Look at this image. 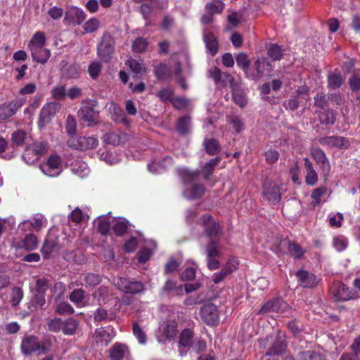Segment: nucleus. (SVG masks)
<instances>
[{
  "instance_id": "obj_1",
  "label": "nucleus",
  "mask_w": 360,
  "mask_h": 360,
  "mask_svg": "<svg viewBox=\"0 0 360 360\" xmlns=\"http://www.w3.org/2000/svg\"><path fill=\"white\" fill-rule=\"evenodd\" d=\"M82 103V106L77 112L79 120L86 122L89 127L97 125L99 111L96 108L98 105V101L95 99H86Z\"/></svg>"
},
{
  "instance_id": "obj_2",
  "label": "nucleus",
  "mask_w": 360,
  "mask_h": 360,
  "mask_svg": "<svg viewBox=\"0 0 360 360\" xmlns=\"http://www.w3.org/2000/svg\"><path fill=\"white\" fill-rule=\"evenodd\" d=\"M115 41L108 32H105L97 45V54L104 62H108L112 58L115 51Z\"/></svg>"
},
{
  "instance_id": "obj_3",
  "label": "nucleus",
  "mask_w": 360,
  "mask_h": 360,
  "mask_svg": "<svg viewBox=\"0 0 360 360\" xmlns=\"http://www.w3.org/2000/svg\"><path fill=\"white\" fill-rule=\"evenodd\" d=\"M200 220L204 227L206 236L210 238L209 242L214 240L217 245H219L217 238L222 234L219 224L214 221L212 217L209 214L202 215Z\"/></svg>"
},
{
  "instance_id": "obj_4",
  "label": "nucleus",
  "mask_w": 360,
  "mask_h": 360,
  "mask_svg": "<svg viewBox=\"0 0 360 360\" xmlns=\"http://www.w3.org/2000/svg\"><path fill=\"white\" fill-rule=\"evenodd\" d=\"M47 149L46 143L35 142L26 148L22 154V158L28 165L34 164L47 152Z\"/></svg>"
},
{
  "instance_id": "obj_5",
  "label": "nucleus",
  "mask_w": 360,
  "mask_h": 360,
  "mask_svg": "<svg viewBox=\"0 0 360 360\" xmlns=\"http://www.w3.org/2000/svg\"><path fill=\"white\" fill-rule=\"evenodd\" d=\"M205 254L207 268L211 271L218 269L220 266L219 258L221 255L219 245H217L214 240L208 242L205 246Z\"/></svg>"
},
{
  "instance_id": "obj_6",
  "label": "nucleus",
  "mask_w": 360,
  "mask_h": 360,
  "mask_svg": "<svg viewBox=\"0 0 360 360\" xmlns=\"http://www.w3.org/2000/svg\"><path fill=\"white\" fill-rule=\"evenodd\" d=\"M208 72L209 76L214 81L215 84L220 85L222 88L229 86L231 89L233 85L238 83L231 74L222 72L217 67L212 68Z\"/></svg>"
},
{
  "instance_id": "obj_7",
  "label": "nucleus",
  "mask_w": 360,
  "mask_h": 360,
  "mask_svg": "<svg viewBox=\"0 0 360 360\" xmlns=\"http://www.w3.org/2000/svg\"><path fill=\"white\" fill-rule=\"evenodd\" d=\"M41 172L51 177L58 176L62 172L60 158L57 155H51L46 164L40 165Z\"/></svg>"
},
{
  "instance_id": "obj_8",
  "label": "nucleus",
  "mask_w": 360,
  "mask_h": 360,
  "mask_svg": "<svg viewBox=\"0 0 360 360\" xmlns=\"http://www.w3.org/2000/svg\"><path fill=\"white\" fill-rule=\"evenodd\" d=\"M117 285L120 290L127 294H137L145 290V286L142 282L127 278H120Z\"/></svg>"
},
{
  "instance_id": "obj_9",
  "label": "nucleus",
  "mask_w": 360,
  "mask_h": 360,
  "mask_svg": "<svg viewBox=\"0 0 360 360\" xmlns=\"http://www.w3.org/2000/svg\"><path fill=\"white\" fill-rule=\"evenodd\" d=\"M60 108V103L57 102H50L44 105L39 115V126L43 127L49 123L52 117L59 112Z\"/></svg>"
},
{
  "instance_id": "obj_10",
  "label": "nucleus",
  "mask_w": 360,
  "mask_h": 360,
  "mask_svg": "<svg viewBox=\"0 0 360 360\" xmlns=\"http://www.w3.org/2000/svg\"><path fill=\"white\" fill-rule=\"evenodd\" d=\"M21 350L26 355L36 352H39V354H44L46 352L45 347L39 344L38 339L34 335L27 336L22 340Z\"/></svg>"
},
{
  "instance_id": "obj_11",
  "label": "nucleus",
  "mask_w": 360,
  "mask_h": 360,
  "mask_svg": "<svg viewBox=\"0 0 360 360\" xmlns=\"http://www.w3.org/2000/svg\"><path fill=\"white\" fill-rule=\"evenodd\" d=\"M289 307V305L281 298L276 297L266 302L259 309V314L269 312L283 313Z\"/></svg>"
},
{
  "instance_id": "obj_12",
  "label": "nucleus",
  "mask_w": 360,
  "mask_h": 360,
  "mask_svg": "<svg viewBox=\"0 0 360 360\" xmlns=\"http://www.w3.org/2000/svg\"><path fill=\"white\" fill-rule=\"evenodd\" d=\"M271 346L266 355H279L283 353L286 349L285 337L278 330L273 335L271 340Z\"/></svg>"
},
{
  "instance_id": "obj_13",
  "label": "nucleus",
  "mask_w": 360,
  "mask_h": 360,
  "mask_svg": "<svg viewBox=\"0 0 360 360\" xmlns=\"http://www.w3.org/2000/svg\"><path fill=\"white\" fill-rule=\"evenodd\" d=\"M200 316L202 321L207 325L214 326L219 321L217 307L212 303L204 304L200 309Z\"/></svg>"
},
{
  "instance_id": "obj_14",
  "label": "nucleus",
  "mask_w": 360,
  "mask_h": 360,
  "mask_svg": "<svg viewBox=\"0 0 360 360\" xmlns=\"http://www.w3.org/2000/svg\"><path fill=\"white\" fill-rule=\"evenodd\" d=\"M295 276L300 285L306 288H315L320 281L315 274L303 269L298 270Z\"/></svg>"
},
{
  "instance_id": "obj_15",
  "label": "nucleus",
  "mask_w": 360,
  "mask_h": 360,
  "mask_svg": "<svg viewBox=\"0 0 360 360\" xmlns=\"http://www.w3.org/2000/svg\"><path fill=\"white\" fill-rule=\"evenodd\" d=\"M24 105L22 99H16L0 105V120H6L13 115Z\"/></svg>"
},
{
  "instance_id": "obj_16",
  "label": "nucleus",
  "mask_w": 360,
  "mask_h": 360,
  "mask_svg": "<svg viewBox=\"0 0 360 360\" xmlns=\"http://www.w3.org/2000/svg\"><path fill=\"white\" fill-rule=\"evenodd\" d=\"M319 141L323 146L339 149H347L351 146V141L348 139L338 136L323 137Z\"/></svg>"
},
{
  "instance_id": "obj_17",
  "label": "nucleus",
  "mask_w": 360,
  "mask_h": 360,
  "mask_svg": "<svg viewBox=\"0 0 360 360\" xmlns=\"http://www.w3.org/2000/svg\"><path fill=\"white\" fill-rule=\"evenodd\" d=\"M60 249L58 238L52 235H49L44 240L41 248V252L44 259L50 258L51 254Z\"/></svg>"
},
{
  "instance_id": "obj_18",
  "label": "nucleus",
  "mask_w": 360,
  "mask_h": 360,
  "mask_svg": "<svg viewBox=\"0 0 360 360\" xmlns=\"http://www.w3.org/2000/svg\"><path fill=\"white\" fill-rule=\"evenodd\" d=\"M110 360H123L129 356L130 352L128 347L122 343H115L109 350Z\"/></svg>"
},
{
  "instance_id": "obj_19",
  "label": "nucleus",
  "mask_w": 360,
  "mask_h": 360,
  "mask_svg": "<svg viewBox=\"0 0 360 360\" xmlns=\"http://www.w3.org/2000/svg\"><path fill=\"white\" fill-rule=\"evenodd\" d=\"M311 153L322 172L328 174L330 170V165L324 151L319 148H315L311 150Z\"/></svg>"
},
{
  "instance_id": "obj_20",
  "label": "nucleus",
  "mask_w": 360,
  "mask_h": 360,
  "mask_svg": "<svg viewBox=\"0 0 360 360\" xmlns=\"http://www.w3.org/2000/svg\"><path fill=\"white\" fill-rule=\"evenodd\" d=\"M237 268V264L233 259H229L222 267L221 271L212 276V281L215 284L221 282Z\"/></svg>"
},
{
  "instance_id": "obj_21",
  "label": "nucleus",
  "mask_w": 360,
  "mask_h": 360,
  "mask_svg": "<svg viewBox=\"0 0 360 360\" xmlns=\"http://www.w3.org/2000/svg\"><path fill=\"white\" fill-rule=\"evenodd\" d=\"M162 293L169 296H181L184 294V285H177L173 280H167L162 288Z\"/></svg>"
},
{
  "instance_id": "obj_22",
  "label": "nucleus",
  "mask_w": 360,
  "mask_h": 360,
  "mask_svg": "<svg viewBox=\"0 0 360 360\" xmlns=\"http://www.w3.org/2000/svg\"><path fill=\"white\" fill-rule=\"evenodd\" d=\"M86 19L85 13L77 8H72L65 12L64 20L75 25L82 24Z\"/></svg>"
},
{
  "instance_id": "obj_23",
  "label": "nucleus",
  "mask_w": 360,
  "mask_h": 360,
  "mask_svg": "<svg viewBox=\"0 0 360 360\" xmlns=\"http://www.w3.org/2000/svg\"><path fill=\"white\" fill-rule=\"evenodd\" d=\"M338 300L348 301L355 298V292L344 283H339L334 292Z\"/></svg>"
},
{
  "instance_id": "obj_24",
  "label": "nucleus",
  "mask_w": 360,
  "mask_h": 360,
  "mask_svg": "<svg viewBox=\"0 0 360 360\" xmlns=\"http://www.w3.org/2000/svg\"><path fill=\"white\" fill-rule=\"evenodd\" d=\"M193 338V332L190 329H184L179 336V352L181 355L186 352L185 349H188L192 345Z\"/></svg>"
},
{
  "instance_id": "obj_25",
  "label": "nucleus",
  "mask_w": 360,
  "mask_h": 360,
  "mask_svg": "<svg viewBox=\"0 0 360 360\" xmlns=\"http://www.w3.org/2000/svg\"><path fill=\"white\" fill-rule=\"evenodd\" d=\"M231 89L234 103L241 108L246 105L247 98L240 83L238 82Z\"/></svg>"
},
{
  "instance_id": "obj_26",
  "label": "nucleus",
  "mask_w": 360,
  "mask_h": 360,
  "mask_svg": "<svg viewBox=\"0 0 360 360\" xmlns=\"http://www.w3.org/2000/svg\"><path fill=\"white\" fill-rule=\"evenodd\" d=\"M304 161L306 169V183L307 185L314 186L318 181V174L314 169L312 162L309 160V158H305Z\"/></svg>"
},
{
  "instance_id": "obj_27",
  "label": "nucleus",
  "mask_w": 360,
  "mask_h": 360,
  "mask_svg": "<svg viewBox=\"0 0 360 360\" xmlns=\"http://www.w3.org/2000/svg\"><path fill=\"white\" fill-rule=\"evenodd\" d=\"M111 330L105 328H97L95 331L94 338L97 344L101 343L103 346H107L112 339L110 333Z\"/></svg>"
},
{
  "instance_id": "obj_28",
  "label": "nucleus",
  "mask_w": 360,
  "mask_h": 360,
  "mask_svg": "<svg viewBox=\"0 0 360 360\" xmlns=\"http://www.w3.org/2000/svg\"><path fill=\"white\" fill-rule=\"evenodd\" d=\"M176 130L181 135H186L191 131V119L190 116L180 117L176 124Z\"/></svg>"
},
{
  "instance_id": "obj_29",
  "label": "nucleus",
  "mask_w": 360,
  "mask_h": 360,
  "mask_svg": "<svg viewBox=\"0 0 360 360\" xmlns=\"http://www.w3.org/2000/svg\"><path fill=\"white\" fill-rule=\"evenodd\" d=\"M203 147L210 155H215L221 152V147L219 142L213 138H206L203 141Z\"/></svg>"
},
{
  "instance_id": "obj_30",
  "label": "nucleus",
  "mask_w": 360,
  "mask_h": 360,
  "mask_svg": "<svg viewBox=\"0 0 360 360\" xmlns=\"http://www.w3.org/2000/svg\"><path fill=\"white\" fill-rule=\"evenodd\" d=\"M30 51L33 60L41 64L46 63L51 56L50 51L44 47L32 49Z\"/></svg>"
},
{
  "instance_id": "obj_31",
  "label": "nucleus",
  "mask_w": 360,
  "mask_h": 360,
  "mask_svg": "<svg viewBox=\"0 0 360 360\" xmlns=\"http://www.w3.org/2000/svg\"><path fill=\"white\" fill-rule=\"evenodd\" d=\"M281 245L287 247L288 252L293 257L300 259L303 257L304 251L297 243L290 242L285 239L281 242Z\"/></svg>"
},
{
  "instance_id": "obj_32",
  "label": "nucleus",
  "mask_w": 360,
  "mask_h": 360,
  "mask_svg": "<svg viewBox=\"0 0 360 360\" xmlns=\"http://www.w3.org/2000/svg\"><path fill=\"white\" fill-rule=\"evenodd\" d=\"M112 294L108 287L105 285L100 286L92 293V297L98 302L105 304L112 297Z\"/></svg>"
},
{
  "instance_id": "obj_33",
  "label": "nucleus",
  "mask_w": 360,
  "mask_h": 360,
  "mask_svg": "<svg viewBox=\"0 0 360 360\" xmlns=\"http://www.w3.org/2000/svg\"><path fill=\"white\" fill-rule=\"evenodd\" d=\"M263 194L264 198L273 204L278 203L281 200L280 189L276 186L265 188Z\"/></svg>"
},
{
  "instance_id": "obj_34",
  "label": "nucleus",
  "mask_w": 360,
  "mask_h": 360,
  "mask_svg": "<svg viewBox=\"0 0 360 360\" xmlns=\"http://www.w3.org/2000/svg\"><path fill=\"white\" fill-rule=\"evenodd\" d=\"M204 41L209 53L212 56L216 55L219 49V44L215 36L212 32L204 34Z\"/></svg>"
},
{
  "instance_id": "obj_35",
  "label": "nucleus",
  "mask_w": 360,
  "mask_h": 360,
  "mask_svg": "<svg viewBox=\"0 0 360 360\" xmlns=\"http://www.w3.org/2000/svg\"><path fill=\"white\" fill-rule=\"evenodd\" d=\"M270 63L265 58H259L255 63V68L257 73L250 76L253 80H257L262 77L264 72L269 68Z\"/></svg>"
},
{
  "instance_id": "obj_36",
  "label": "nucleus",
  "mask_w": 360,
  "mask_h": 360,
  "mask_svg": "<svg viewBox=\"0 0 360 360\" xmlns=\"http://www.w3.org/2000/svg\"><path fill=\"white\" fill-rule=\"evenodd\" d=\"M126 65L129 67L131 72L136 77H141L146 72V68L143 62H139L135 59L129 58L127 60Z\"/></svg>"
},
{
  "instance_id": "obj_37",
  "label": "nucleus",
  "mask_w": 360,
  "mask_h": 360,
  "mask_svg": "<svg viewBox=\"0 0 360 360\" xmlns=\"http://www.w3.org/2000/svg\"><path fill=\"white\" fill-rule=\"evenodd\" d=\"M115 223L112 226V231L117 236L124 235L129 226V221L124 218H118L114 220Z\"/></svg>"
},
{
  "instance_id": "obj_38",
  "label": "nucleus",
  "mask_w": 360,
  "mask_h": 360,
  "mask_svg": "<svg viewBox=\"0 0 360 360\" xmlns=\"http://www.w3.org/2000/svg\"><path fill=\"white\" fill-rule=\"evenodd\" d=\"M205 193V187L202 184H195L192 186L191 190L186 191L184 195L188 199L194 200L200 198Z\"/></svg>"
},
{
  "instance_id": "obj_39",
  "label": "nucleus",
  "mask_w": 360,
  "mask_h": 360,
  "mask_svg": "<svg viewBox=\"0 0 360 360\" xmlns=\"http://www.w3.org/2000/svg\"><path fill=\"white\" fill-rule=\"evenodd\" d=\"M82 281L86 288H94L101 283L102 278L98 274L88 272L83 275Z\"/></svg>"
},
{
  "instance_id": "obj_40",
  "label": "nucleus",
  "mask_w": 360,
  "mask_h": 360,
  "mask_svg": "<svg viewBox=\"0 0 360 360\" xmlns=\"http://www.w3.org/2000/svg\"><path fill=\"white\" fill-rule=\"evenodd\" d=\"M154 74L158 80H165L169 77L171 70L166 64L160 63L154 66Z\"/></svg>"
},
{
  "instance_id": "obj_41",
  "label": "nucleus",
  "mask_w": 360,
  "mask_h": 360,
  "mask_svg": "<svg viewBox=\"0 0 360 360\" xmlns=\"http://www.w3.org/2000/svg\"><path fill=\"white\" fill-rule=\"evenodd\" d=\"M78 328V321L72 318H69L63 321L62 331L66 335H72L76 333Z\"/></svg>"
},
{
  "instance_id": "obj_42",
  "label": "nucleus",
  "mask_w": 360,
  "mask_h": 360,
  "mask_svg": "<svg viewBox=\"0 0 360 360\" xmlns=\"http://www.w3.org/2000/svg\"><path fill=\"white\" fill-rule=\"evenodd\" d=\"M200 174V172L198 169L192 171L188 169H181L179 171V175L186 184H189L197 180Z\"/></svg>"
},
{
  "instance_id": "obj_43",
  "label": "nucleus",
  "mask_w": 360,
  "mask_h": 360,
  "mask_svg": "<svg viewBox=\"0 0 360 360\" xmlns=\"http://www.w3.org/2000/svg\"><path fill=\"white\" fill-rule=\"evenodd\" d=\"M98 145V140L95 136H80V150L95 148Z\"/></svg>"
},
{
  "instance_id": "obj_44",
  "label": "nucleus",
  "mask_w": 360,
  "mask_h": 360,
  "mask_svg": "<svg viewBox=\"0 0 360 360\" xmlns=\"http://www.w3.org/2000/svg\"><path fill=\"white\" fill-rule=\"evenodd\" d=\"M328 87L332 89H339L342 83L343 79L340 73L330 72L328 75Z\"/></svg>"
},
{
  "instance_id": "obj_45",
  "label": "nucleus",
  "mask_w": 360,
  "mask_h": 360,
  "mask_svg": "<svg viewBox=\"0 0 360 360\" xmlns=\"http://www.w3.org/2000/svg\"><path fill=\"white\" fill-rule=\"evenodd\" d=\"M63 257L68 262H72L77 264H81L85 261L84 256L82 254L77 255L75 250L63 252Z\"/></svg>"
},
{
  "instance_id": "obj_46",
  "label": "nucleus",
  "mask_w": 360,
  "mask_h": 360,
  "mask_svg": "<svg viewBox=\"0 0 360 360\" xmlns=\"http://www.w3.org/2000/svg\"><path fill=\"white\" fill-rule=\"evenodd\" d=\"M22 247L27 251H32L37 248L38 240L35 235L32 233L27 234L22 240Z\"/></svg>"
},
{
  "instance_id": "obj_47",
  "label": "nucleus",
  "mask_w": 360,
  "mask_h": 360,
  "mask_svg": "<svg viewBox=\"0 0 360 360\" xmlns=\"http://www.w3.org/2000/svg\"><path fill=\"white\" fill-rule=\"evenodd\" d=\"M115 316L109 314L104 308H98L94 313V320L95 322L111 321L114 320Z\"/></svg>"
},
{
  "instance_id": "obj_48",
  "label": "nucleus",
  "mask_w": 360,
  "mask_h": 360,
  "mask_svg": "<svg viewBox=\"0 0 360 360\" xmlns=\"http://www.w3.org/2000/svg\"><path fill=\"white\" fill-rule=\"evenodd\" d=\"M224 8V4L221 0H214L207 3L205 6L206 12L214 15L215 13H221Z\"/></svg>"
},
{
  "instance_id": "obj_49",
  "label": "nucleus",
  "mask_w": 360,
  "mask_h": 360,
  "mask_svg": "<svg viewBox=\"0 0 360 360\" xmlns=\"http://www.w3.org/2000/svg\"><path fill=\"white\" fill-rule=\"evenodd\" d=\"M267 54L274 60H280L283 55L281 46L276 44H271L267 48Z\"/></svg>"
},
{
  "instance_id": "obj_50",
  "label": "nucleus",
  "mask_w": 360,
  "mask_h": 360,
  "mask_svg": "<svg viewBox=\"0 0 360 360\" xmlns=\"http://www.w3.org/2000/svg\"><path fill=\"white\" fill-rule=\"evenodd\" d=\"M45 44V35L43 32H37L34 34L30 41L29 48L32 49L42 48Z\"/></svg>"
},
{
  "instance_id": "obj_51",
  "label": "nucleus",
  "mask_w": 360,
  "mask_h": 360,
  "mask_svg": "<svg viewBox=\"0 0 360 360\" xmlns=\"http://www.w3.org/2000/svg\"><path fill=\"white\" fill-rule=\"evenodd\" d=\"M236 61L237 65L245 73H248V70L250 65V60H249L248 55L244 52L239 53L236 56Z\"/></svg>"
},
{
  "instance_id": "obj_52",
  "label": "nucleus",
  "mask_w": 360,
  "mask_h": 360,
  "mask_svg": "<svg viewBox=\"0 0 360 360\" xmlns=\"http://www.w3.org/2000/svg\"><path fill=\"white\" fill-rule=\"evenodd\" d=\"M320 120L322 124L326 125H333L335 120L336 117L333 110L327 109L320 115Z\"/></svg>"
},
{
  "instance_id": "obj_53",
  "label": "nucleus",
  "mask_w": 360,
  "mask_h": 360,
  "mask_svg": "<svg viewBox=\"0 0 360 360\" xmlns=\"http://www.w3.org/2000/svg\"><path fill=\"white\" fill-rule=\"evenodd\" d=\"M300 360H326L324 356L314 351H304L300 353Z\"/></svg>"
},
{
  "instance_id": "obj_54",
  "label": "nucleus",
  "mask_w": 360,
  "mask_h": 360,
  "mask_svg": "<svg viewBox=\"0 0 360 360\" xmlns=\"http://www.w3.org/2000/svg\"><path fill=\"white\" fill-rule=\"evenodd\" d=\"M132 330L134 335L137 338L139 342L141 345H145L147 340L146 335L138 323L134 322L133 323Z\"/></svg>"
},
{
  "instance_id": "obj_55",
  "label": "nucleus",
  "mask_w": 360,
  "mask_h": 360,
  "mask_svg": "<svg viewBox=\"0 0 360 360\" xmlns=\"http://www.w3.org/2000/svg\"><path fill=\"white\" fill-rule=\"evenodd\" d=\"M23 297V291L19 287H14L11 292V301L13 307L19 304Z\"/></svg>"
},
{
  "instance_id": "obj_56",
  "label": "nucleus",
  "mask_w": 360,
  "mask_h": 360,
  "mask_svg": "<svg viewBox=\"0 0 360 360\" xmlns=\"http://www.w3.org/2000/svg\"><path fill=\"white\" fill-rule=\"evenodd\" d=\"M65 130L69 136L75 135L77 132V123L75 117L69 115L66 119Z\"/></svg>"
},
{
  "instance_id": "obj_57",
  "label": "nucleus",
  "mask_w": 360,
  "mask_h": 360,
  "mask_svg": "<svg viewBox=\"0 0 360 360\" xmlns=\"http://www.w3.org/2000/svg\"><path fill=\"white\" fill-rule=\"evenodd\" d=\"M85 292L83 289H76L74 290L70 295L69 299L71 302L79 304H80L84 299Z\"/></svg>"
},
{
  "instance_id": "obj_58",
  "label": "nucleus",
  "mask_w": 360,
  "mask_h": 360,
  "mask_svg": "<svg viewBox=\"0 0 360 360\" xmlns=\"http://www.w3.org/2000/svg\"><path fill=\"white\" fill-rule=\"evenodd\" d=\"M148 41L143 37L137 38L132 44L133 51L137 53H142L146 50Z\"/></svg>"
},
{
  "instance_id": "obj_59",
  "label": "nucleus",
  "mask_w": 360,
  "mask_h": 360,
  "mask_svg": "<svg viewBox=\"0 0 360 360\" xmlns=\"http://www.w3.org/2000/svg\"><path fill=\"white\" fill-rule=\"evenodd\" d=\"M333 244L338 251L341 252L346 249L347 246V240L342 236H337L333 238Z\"/></svg>"
},
{
  "instance_id": "obj_60",
  "label": "nucleus",
  "mask_w": 360,
  "mask_h": 360,
  "mask_svg": "<svg viewBox=\"0 0 360 360\" xmlns=\"http://www.w3.org/2000/svg\"><path fill=\"white\" fill-rule=\"evenodd\" d=\"M48 329L53 333H58L63 328V321L59 318L50 319L47 323Z\"/></svg>"
},
{
  "instance_id": "obj_61",
  "label": "nucleus",
  "mask_w": 360,
  "mask_h": 360,
  "mask_svg": "<svg viewBox=\"0 0 360 360\" xmlns=\"http://www.w3.org/2000/svg\"><path fill=\"white\" fill-rule=\"evenodd\" d=\"M99 25L100 21L96 18H92L84 24L83 28L86 32L91 33L95 32Z\"/></svg>"
},
{
  "instance_id": "obj_62",
  "label": "nucleus",
  "mask_w": 360,
  "mask_h": 360,
  "mask_svg": "<svg viewBox=\"0 0 360 360\" xmlns=\"http://www.w3.org/2000/svg\"><path fill=\"white\" fill-rule=\"evenodd\" d=\"M104 141L108 144L117 146L120 143V136L115 132L106 133L103 136Z\"/></svg>"
},
{
  "instance_id": "obj_63",
  "label": "nucleus",
  "mask_w": 360,
  "mask_h": 360,
  "mask_svg": "<svg viewBox=\"0 0 360 360\" xmlns=\"http://www.w3.org/2000/svg\"><path fill=\"white\" fill-rule=\"evenodd\" d=\"M139 11L141 13L143 18L146 20H148L153 12V6L149 3H141Z\"/></svg>"
},
{
  "instance_id": "obj_64",
  "label": "nucleus",
  "mask_w": 360,
  "mask_h": 360,
  "mask_svg": "<svg viewBox=\"0 0 360 360\" xmlns=\"http://www.w3.org/2000/svg\"><path fill=\"white\" fill-rule=\"evenodd\" d=\"M172 104L174 108L181 110L188 105L189 101L185 97H176L172 99Z\"/></svg>"
}]
</instances>
